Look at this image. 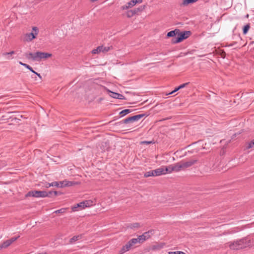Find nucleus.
<instances>
[{"instance_id": "1", "label": "nucleus", "mask_w": 254, "mask_h": 254, "mask_svg": "<svg viewBox=\"0 0 254 254\" xmlns=\"http://www.w3.org/2000/svg\"><path fill=\"white\" fill-rule=\"evenodd\" d=\"M25 56L28 59H32L33 61L39 62L42 59L51 57L52 56V54L48 53L37 52L35 53H26Z\"/></svg>"}, {"instance_id": "2", "label": "nucleus", "mask_w": 254, "mask_h": 254, "mask_svg": "<svg viewBox=\"0 0 254 254\" xmlns=\"http://www.w3.org/2000/svg\"><path fill=\"white\" fill-rule=\"evenodd\" d=\"M191 34L190 31H185L179 32L177 37L172 40V43L176 44L182 42L183 40L187 39Z\"/></svg>"}, {"instance_id": "3", "label": "nucleus", "mask_w": 254, "mask_h": 254, "mask_svg": "<svg viewBox=\"0 0 254 254\" xmlns=\"http://www.w3.org/2000/svg\"><path fill=\"white\" fill-rule=\"evenodd\" d=\"M47 194L46 191L41 190H31L28 191L25 195V197H47Z\"/></svg>"}, {"instance_id": "4", "label": "nucleus", "mask_w": 254, "mask_h": 254, "mask_svg": "<svg viewBox=\"0 0 254 254\" xmlns=\"http://www.w3.org/2000/svg\"><path fill=\"white\" fill-rule=\"evenodd\" d=\"M169 171V168L166 166H162L153 170V177L159 176L166 174Z\"/></svg>"}, {"instance_id": "5", "label": "nucleus", "mask_w": 254, "mask_h": 254, "mask_svg": "<svg viewBox=\"0 0 254 254\" xmlns=\"http://www.w3.org/2000/svg\"><path fill=\"white\" fill-rule=\"evenodd\" d=\"M32 30L33 32L27 33L25 35V41H31L33 39H35L36 36L38 35L39 30L37 27H33Z\"/></svg>"}, {"instance_id": "6", "label": "nucleus", "mask_w": 254, "mask_h": 254, "mask_svg": "<svg viewBox=\"0 0 254 254\" xmlns=\"http://www.w3.org/2000/svg\"><path fill=\"white\" fill-rule=\"evenodd\" d=\"M144 116V114H139L132 117H129L123 120L122 122L124 124H127L131 122L137 121Z\"/></svg>"}, {"instance_id": "7", "label": "nucleus", "mask_w": 254, "mask_h": 254, "mask_svg": "<svg viewBox=\"0 0 254 254\" xmlns=\"http://www.w3.org/2000/svg\"><path fill=\"white\" fill-rule=\"evenodd\" d=\"M167 167L169 168L168 173H171L172 171L178 172L183 169L182 162L177 163L174 166H169Z\"/></svg>"}, {"instance_id": "8", "label": "nucleus", "mask_w": 254, "mask_h": 254, "mask_svg": "<svg viewBox=\"0 0 254 254\" xmlns=\"http://www.w3.org/2000/svg\"><path fill=\"white\" fill-rule=\"evenodd\" d=\"M141 2L142 0H131L127 2L126 4L122 6L121 8L122 10L127 9L133 6L136 3H141Z\"/></svg>"}, {"instance_id": "9", "label": "nucleus", "mask_w": 254, "mask_h": 254, "mask_svg": "<svg viewBox=\"0 0 254 254\" xmlns=\"http://www.w3.org/2000/svg\"><path fill=\"white\" fill-rule=\"evenodd\" d=\"M110 50L109 47H104L103 46H98L96 49H94L92 51L93 54H98L100 52H107Z\"/></svg>"}, {"instance_id": "10", "label": "nucleus", "mask_w": 254, "mask_h": 254, "mask_svg": "<svg viewBox=\"0 0 254 254\" xmlns=\"http://www.w3.org/2000/svg\"><path fill=\"white\" fill-rule=\"evenodd\" d=\"M197 160H190L188 161L182 162L183 165V169H185L188 167H190L194 164L195 163H196Z\"/></svg>"}, {"instance_id": "11", "label": "nucleus", "mask_w": 254, "mask_h": 254, "mask_svg": "<svg viewBox=\"0 0 254 254\" xmlns=\"http://www.w3.org/2000/svg\"><path fill=\"white\" fill-rule=\"evenodd\" d=\"M109 92L110 93V96L113 98L118 99H121V100L125 99V97L121 94L114 92H111L110 91Z\"/></svg>"}, {"instance_id": "12", "label": "nucleus", "mask_w": 254, "mask_h": 254, "mask_svg": "<svg viewBox=\"0 0 254 254\" xmlns=\"http://www.w3.org/2000/svg\"><path fill=\"white\" fill-rule=\"evenodd\" d=\"M242 241L241 240L239 241H237L235 243L233 244L232 245H230V247L231 249H240L243 248V246H242Z\"/></svg>"}, {"instance_id": "13", "label": "nucleus", "mask_w": 254, "mask_h": 254, "mask_svg": "<svg viewBox=\"0 0 254 254\" xmlns=\"http://www.w3.org/2000/svg\"><path fill=\"white\" fill-rule=\"evenodd\" d=\"M59 188H63L66 186H71L72 185V182L71 181H68L66 180H64L63 181H61L59 182Z\"/></svg>"}, {"instance_id": "14", "label": "nucleus", "mask_w": 254, "mask_h": 254, "mask_svg": "<svg viewBox=\"0 0 254 254\" xmlns=\"http://www.w3.org/2000/svg\"><path fill=\"white\" fill-rule=\"evenodd\" d=\"M131 247H131V245L128 242L127 243V244H126V245H125L124 246H123L122 247V248L121 249V250L120 251V254H123L125 252L128 251Z\"/></svg>"}, {"instance_id": "15", "label": "nucleus", "mask_w": 254, "mask_h": 254, "mask_svg": "<svg viewBox=\"0 0 254 254\" xmlns=\"http://www.w3.org/2000/svg\"><path fill=\"white\" fill-rule=\"evenodd\" d=\"M78 207H80V210H81L85 207H86V203H85V201H83L82 202H81L79 203H77L75 206H74V207H72V210L73 211H77V210L76 209Z\"/></svg>"}, {"instance_id": "16", "label": "nucleus", "mask_w": 254, "mask_h": 254, "mask_svg": "<svg viewBox=\"0 0 254 254\" xmlns=\"http://www.w3.org/2000/svg\"><path fill=\"white\" fill-rule=\"evenodd\" d=\"M180 32V30L176 29L174 30L168 32L167 36L168 37H172L174 36H177L178 34Z\"/></svg>"}, {"instance_id": "17", "label": "nucleus", "mask_w": 254, "mask_h": 254, "mask_svg": "<svg viewBox=\"0 0 254 254\" xmlns=\"http://www.w3.org/2000/svg\"><path fill=\"white\" fill-rule=\"evenodd\" d=\"M15 54V51H12L10 52H8V53H4L2 54V56H7L6 57V59L7 60H11L13 59L12 57H11L10 56H11L12 55H13Z\"/></svg>"}, {"instance_id": "18", "label": "nucleus", "mask_w": 254, "mask_h": 254, "mask_svg": "<svg viewBox=\"0 0 254 254\" xmlns=\"http://www.w3.org/2000/svg\"><path fill=\"white\" fill-rule=\"evenodd\" d=\"M59 183L58 182H53L51 183H47L45 185L46 188H49L50 187H59Z\"/></svg>"}, {"instance_id": "19", "label": "nucleus", "mask_w": 254, "mask_h": 254, "mask_svg": "<svg viewBox=\"0 0 254 254\" xmlns=\"http://www.w3.org/2000/svg\"><path fill=\"white\" fill-rule=\"evenodd\" d=\"M137 12L136 10H130L127 12V17H132Z\"/></svg>"}, {"instance_id": "20", "label": "nucleus", "mask_w": 254, "mask_h": 254, "mask_svg": "<svg viewBox=\"0 0 254 254\" xmlns=\"http://www.w3.org/2000/svg\"><path fill=\"white\" fill-rule=\"evenodd\" d=\"M198 0H183L182 4L184 6L187 5L189 4L194 3Z\"/></svg>"}, {"instance_id": "21", "label": "nucleus", "mask_w": 254, "mask_h": 254, "mask_svg": "<svg viewBox=\"0 0 254 254\" xmlns=\"http://www.w3.org/2000/svg\"><path fill=\"white\" fill-rule=\"evenodd\" d=\"M81 238V235H77L73 236L72 238L70 239V243H73L75 242L76 241L80 240Z\"/></svg>"}, {"instance_id": "22", "label": "nucleus", "mask_w": 254, "mask_h": 254, "mask_svg": "<svg viewBox=\"0 0 254 254\" xmlns=\"http://www.w3.org/2000/svg\"><path fill=\"white\" fill-rule=\"evenodd\" d=\"M131 112V110H129V109H125V110H124L123 111H122L121 112H120V115L121 116V117H124L125 116V115H127V114H129Z\"/></svg>"}, {"instance_id": "23", "label": "nucleus", "mask_w": 254, "mask_h": 254, "mask_svg": "<svg viewBox=\"0 0 254 254\" xmlns=\"http://www.w3.org/2000/svg\"><path fill=\"white\" fill-rule=\"evenodd\" d=\"M11 243L10 242V240H7L6 241H5V242H4L1 246V248H6L7 247H8L9 246H10L11 245Z\"/></svg>"}, {"instance_id": "24", "label": "nucleus", "mask_w": 254, "mask_h": 254, "mask_svg": "<svg viewBox=\"0 0 254 254\" xmlns=\"http://www.w3.org/2000/svg\"><path fill=\"white\" fill-rule=\"evenodd\" d=\"M58 192L57 191H49L47 192V197H51L53 195L56 196L58 194Z\"/></svg>"}, {"instance_id": "25", "label": "nucleus", "mask_w": 254, "mask_h": 254, "mask_svg": "<svg viewBox=\"0 0 254 254\" xmlns=\"http://www.w3.org/2000/svg\"><path fill=\"white\" fill-rule=\"evenodd\" d=\"M153 234V231L150 230L148 232L143 233V235L145 236L146 240L150 238L151 235Z\"/></svg>"}, {"instance_id": "26", "label": "nucleus", "mask_w": 254, "mask_h": 254, "mask_svg": "<svg viewBox=\"0 0 254 254\" xmlns=\"http://www.w3.org/2000/svg\"><path fill=\"white\" fill-rule=\"evenodd\" d=\"M137 239L138 241H139V243H142L146 240L145 236L143 235V234L139 236Z\"/></svg>"}, {"instance_id": "27", "label": "nucleus", "mask_w": 254, "mask_h": 254, "mask_svg": "<svg viewBox=\"0 0 254 254\" xmlns=\"http://www.w3.org/2000/svg\"><path fill=\"white\" fill-rule=\"evenodd\" d=\"M128 242L130 243L131 247H132L134 245L136 244V243H139V241H138L137 238L132 239L130 240H129Z\"/></svg>"}, {"instance_id": "28", "label": "nucleus", "mask_w": 254, "mask_h": 254, "mask_svg": "<svg viewBox=\"0 0 254 254\" xmlns=\"http://www.w3.org/2000/svg\"><path fill=\"white\" fill-rule=\"evenodd\" d=\"M144 177L145 178H147L149 177H153V170H151L148 172H146L144 174Z\"/></svg>"}, {"instance_id": "29", "label": "nucleus", "mask_w": 254, "mask_h": 254, "mask_svg": "<svg viewBox=\"0 0 254 254\" xmlns=\"http://www.w3.org/2000/svg\"><path fill=\"white\" fill-rule=\"evenodd\" d=\"M66 209H67V208H63L60 209L56 210L54 212V213H64L66 211Z\"/></svg>"}, {"instance_id": "30", "label": "nucleus", "mask_w": 254, "mask_h": 254, "mask_svg": "<svg viewBox=\"0 0 254 254\" xmlns=\"http://www.w3.org/2000/svg\"><path fill=\"white\" fill-rule=\"evenodd\" d=\"M250 25L249 24H247L243 28V33L246 34L247 33L249 29H250Z\"/></svg>"}, {"instance_id": "31", "label": "nucleus", "mask_w": 254, "mask_h": 254, "mask_svg": "<svg viewBox=\"0 0 254 254\" xmlns=\"http://www.w3.org/2000/svg\"><path fill=\"white\" fill-rule=\"evenodd\" d=\"M85 203H86V207H87L93 205V201L91 200H85Z\"/></svg>"}, {"instance_id": "32", "label": "nucleus", "mask_w": 254, "mask_h": 254, "mask_svg": "<svg viewBox=\"0 0 254 254\" xmlns=\"http://www.w3.org/2000/svg\"><path fill=\"white\" fill-rule=\"evenodd\" d=\"M19 64L20 65L24 66V67H25L26 68L28 69L29 70L31 69V67L29 65H28L26 64L23 63L21 62H19Z\"/></svg>"}, {"instance_id": "33", "label": "nucleus", "mask_w": 254, "mask_h": 254, "mask_svg": "<svg viewBox=\"0 0 254 254\" xmlns=\"http://www.w3.org/2000/svg\"><path fill=\"white\" fill-rule=\"evenodd\" d=\"M254 146V139L249 143L247 148L250 149Z\"/></svg>"}, {"instance_id": "34", "label": "nucleus", "mask_w": 254, "mask_h": 254, "mask_svg": "<svg viewBox=\"0 0 254 254\" xmlns=\"http://www.w3.org/2000/svg\"><path fill=\"white\" fill-rule=\"evenodd\" d=\"M189 83V82H187V83L182 84L180 85V86H179V88H180V89H182V88L185 87L187 85H188Z\"/></svg>"}, {"instance_id": "35", "label": "nucleus", "mask_w": 254, "mask_h": 254, "mask_svg": "<svg viewBox=\"0 0 254 254\" xmlns=\"http://www.w3.org/2000/svg\"><path fill=\"white\" fill-rule=\"evenodd\" d=\"M19 237V236H18V237H13V238H11L9 240H10V242L11 244H12L13 242L15 241Z\"/></svg>"}, {"instance_id": "36", "label": "nucleus", "mask_w": 254, "mask_h": 254, "mask_svg": "<svg viewBox=\"0 0 254 254\" xmlns=\"http://www.w3.org/2000/svg\"><path fill=\"white\" fill-rule=\"evenodd\" d=\"M151 143H154V142L152 141H143L141 142V144H149Z\"/></svg>"}, {"instance_id": "37", "label": "nucleus", "mask_w": 254, "mask_h": 254, "mask_svg": "<svg viewBox=\"0 0 254 254\" xmlns=\"http://www.w3.org/2000/svg\"><path fill=\"white\" fill-rule=\"evenodd\" d=\"M179 251H176V252H169V254H179Z\"/></svg>"}, {"instance_id": "38", "label": "nucleus", "mask_w": 254, "mask_h": 254, "mask_svg": "<svg viewBox=\"0 0 254 254\" xmlns=\"http://www.w3.org/2000/svg\"><path fill=\"white\" fill-rule=\"evenodd\" d=\"M139 226V224L138 223H135L133 224V227L135 228V227H138Z\"/></svg>"}, {"instance_id": "39", "label": "nucleus", "mask_w": 254, "mask_h": 254, "mask_svg": "<svg viewBox=\"0 0 254 254\" xmlns=\"http://www.w3.org/2000/svg\"><path fill=\"white\" fill-rule=\"evenodd\" d=\"M36 75L37 76H38L39 77V78H40V80H42V76H41V75H40V74H39V73H37H37H36Z\"/></svg>"}, {"instance_id": "40", "label": "nucleus", "mask_w": 254, "mask_h": 254, "mask_svg": "<svg viewBox=\"0 0 254 254\" xmlns=\"http://www.w3.org/2000/svg\"><path fill=\"white\" fill-rule=\"evenodd\" d=\"M179 90H180V88H179V86L178 87H176L174 90V92H177Z\"/></svg>"}, {"instance_id": "41", "label": "nucleus", "mask_w": 254, "mask_h": 254, "mask_svg": "<svg viewBox=\"0 0 254 254\" xmlns=\"http://www.w3.org/2000/svg\"><path fill=\"white\" fill-rule=\"evenodd\" d=\"M30 71H31L32 72L34 73V74H36V73H37L36 72H35L33 69L31 67V70H29Z\"/></svg>"}, {"instance_id": "42", "label": "nucleus", "mask_w": 254, "mask_h": 254, "mask_svg": "<svg viewBox=\"0 0 254 254\" xmlns=\"http://www.w3.org/2000/svg\"><path fill=\"white\" fill-rule=\"evenodd\" d=\"M175 92H174V90L171 92L170 93H168V95H171L173 93H174Z\"/></svg>"}, {"instance_id": "43", "label": "nucleus", "mask_w": 254, "mask_h": 254, "mask_svg": "<svg viewBox=\"0 0 254 254\" xmlns=\"http://www.w3.org/2000/svg\"><path fill=\"white\" fill-rule=\"evenodd\" d=\"M179 254H186L185 253L183 252H181V251H179Z\"/></svg>"}, {"instance_id": "44", "label": "nucleus", "mask_w": 254, "mask_h": 254, "mask_svg": "<svg viewBox=\"0 0 254 254\" xmlns=\"http://www.w3.org/2000/svg\"><path fill=\"white\" fill-rule=\"evenodd\" d=\"M31 77L32 78H35L36 79V77H33V76H31Z\"/></svg>"}]
</instances>
